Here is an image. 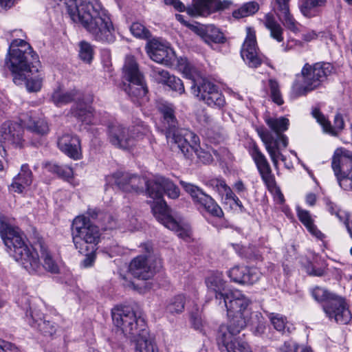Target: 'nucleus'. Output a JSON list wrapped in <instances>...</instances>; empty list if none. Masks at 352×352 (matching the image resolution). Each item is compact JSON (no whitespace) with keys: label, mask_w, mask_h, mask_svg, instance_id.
<instances>
[{"label":"nucleus","mask_w":352,"mask_h":352,"mask_svg":"<svg viewBox=\"0 0 352 352\" xmlns=\"http://www.w3.org/2000/svg\"><path fill=\"white\" fill-rule=\"evenodd\" d=\"M113 324L127 338L136 342L135 352H158L150 337L140 311L128 306L118 305L111 310Z\"/></svg>","instance_id":"f257e3e1"},{"label":"nucleus","mask_w":352,"mask_h":352,"mask_svg":"<svg viewBox=\"0 0 352 352\" xmlns=\"http://www.w3.org/2000/svg\"><path fill=\"white\" fill-rule=\"evenodd\" d=\"M158 108L163 116V127L168 142L177 144L185 156L189 157L194 152L201 162L207 164L212 162V155L200 147L199 138L195 133L177 128L173 105L162 103Z\"/></svg>","instance_id":"f03ea898"},{"label":"nucleus","mask_w":352,"mask_h":352,"mask_svg":"<svg viewBox=\"0 0 352 352\" xmlns=\"http://www.w3.org/2000/svg\"><path fill=\"white\" fill-rule=\"evenodd\" d=\"M0 234L11 255L30 274L38 273L41 270L37 252L25 242L20 232L7 223L3 215H0Z\"/></svg>","instance_id":"7ed1b4c3"},{"label":"nucleus","mask_w":352,"mask_h":352,"mask_svg":"<svg viewBox=\"0 0 352 352\" xmlns=\"http://www.w3.org/2000/svg\"><path fill=\"white\" fill-rule=\"evenodd\" d=\"M333 66L329 63H305L301 72L296 75L293 92L296 96H305L320 88L331 74Z\"/></svg>","instance_id":"20e7f679"},{"label":"nucleus","mask_w":352,"mask_h":352,"mask_svg":"<svg viewBox=\"0 0 352 352\" xmlns=\"http://www.w3.org/2000/svg\"><path fill=\"white\" fill-rule=\"evenodd\" d=\"M250 300L239 291H230L225 296L222 304L219 305L225 307L228 316L230 318L228 328H231L233 333H240L250 322L251 314L248 309Z\"/></svg>","instance_id":"39448f33"},{"label":"nucleus","mask_w":352,"mask_h":352,"mask_svg":"<svg viewBox=\"0 0 352 352\" xmlns=\"http://www.w3.org/2000/svg\"><path fill=\"white\" fill-rule=\"evenodd\" d=\"M183 73L187 78L192 80L191 90L192 94L208 106L221 109L226 104L225 98L219 91L218 87L206 80L199 77L197 70L190 65L186 64Z\"/></svg>","instance_id":"423d86ee"},{"label":"nucleus","mask_w":352,"mask_h":352,"mask_svg":"<svg viewBox=\"0 0 352 352\" xmlns=\"http://www.w3.org/2000/svg\"><path fill=\"white\" fill-rule=\"evenodd\" d=\"M72 235L74 244L80 253L96 251L100 241V232L98 227L94 225L84 215L76 217L72 226Z\"/></svg>","instance_id":"0eeeda50"},{"label":"nucleus","mask_w":352,"mask_h":352,"mask_svg":"<svg viewBox=\"0 0 352 352\" xmlns=\"http://www.w3.org/2000/svg\"><path fill=\"white\" fill-rule=\"evenodd\" d=\"M5 63L14 75V80L20 82L21 76L17 73L19 69H24L26 63H30L36 67L39 65V59L38 55L25 41L14 39L10 44Z\"/></svg>","instance_id":"6e6552de"},{"label":"nucleus","mask_w":352,"mask_h":352,"mask_svg":"<svg viewBox=\"0 0 352 352\" xmlns=\"http://www.w3.org/2000/svg\"><path fill=\"white\" fill-rule=\"evenodd\" d=\"M311 294L316 301L323 303V310L329 318L340 324L350 321L351 314L342 298L320 287H316Z\"/></svg>","instance_id":"1a4fd4ad"},{"label":"nucleus","mask_w":352,"mask_h":352,"mask_svg":"<svg viewBox=\"0 0 352 352\" xmlns=\"http://www.w3.org/2000/svg\"><path fill=\"white\" fill-rule=\"evenodd\" d=\"M124 77L129 82L124 88L131 100L138 105L146 100L148 89L138 64L133 56H127L123 67Z\"/></svg>","instance_id":"9d476101"},{"label":"nucleus","mask_w":352,"mask_h":352,"mask_svg":"<svg viewBox=\"0 0 352 352\" xmlns=\"http://www.w3.org/2000/svg\"><path fill=\"white\" fill-rule=\"evenodd\" d=\"M331 167L340 187L352 191V152L344 148L336 150Z\"/></svg>","instance_id":"9b49d317"},{"label":"nucleus","mask_w":352,"mask_h":352,"mask_svg":"<svg viewBox=\"0 0 352 352\" xmlns=\"http://www.w3.org/2000/svg\"><path fill=\"white\" fill-rule=\"evenodd\" d=\"M147 193L148 196L156 200L152 206L154 215L156 217L160 212V204L166 202L162 200L165 193L170 199H177L180 195L179 188L169 179L162 176H157L147 184Z\"/></svg>","instance_id":"f8f14e48"},{"label":"nucleus","mask_w":352,"mask_h":352,"mask_svg":"<svg viewBox=\"0 0 352 352\" xmlns=\"http://www.w3.org/2000/svg\"><path fill=\"white\" fill-rule=\"evenodd\" d=\"M143 247L147 254L134 258L129 265V272L136 278L148 280L153 277L160 261L151 254L152 247L149 244H144Z\"/></svg>","instance_id":"ddd939ff"},{"label":"nucleus","mask_w":352,"mask_h":352,"mask_svg":"<svg viewBox=\"0 0 352 352\" xmlns=\"http://www.w3.org/2000/svg\"><path fill=\"white\" fill-rule=\"evenodd\" d=\"M249 153L253 160L260 177L269 191L278 190L279 197L283 200V195L277 188L275 176L272 173L271 166L264 153L258 145L252 144L249 149Z\"/></svg>","instance_id":"4468645a"},{"label":"nucleus","mask_w":352,"mask_h":352,"mask_svg":"<svg viewBox=\"0 0 352 352\" xmlns=\"http://www.w3.org/2000/svg\"><path fill=\"white\" fill-rule=\"evenodd\" d=\"M23 127L21 124L13 122H4L0 127V147L4 155L7 150L22 148L25 144Z\"/></svg>","instance_id":"2eb2a0df"},{"label":"nucleus","mask_w":352,"mask_h":352,"mask_svg":"<svg viewBox=\"0 0 352 352\" xmlns=\"http://www.w3.org/2000/svg\"><path fill=\"white\" fill-rule=\"evenodd\" d=\"M181 186L188 193L195 205H198L206 212L215 217H221L223 212L216 201L209 195L206 194L201 188L192 184L181 180Z\"/></svg>","instance_id":"dca6fc26"},{"label":"nucleus","mask_w":352,"mask_h":352,"mask_svg":"<svg viewBox=\"0 0 352 352\" xmlns=\"http://www.w3.org/2000/svg\"><path fill=\"white\" fill-rule=\"evenodd\" d=\"M147 53L150 58L156 63L165 65H171L175 54L169 44L157 38L150 40L146 45Z\"/></svg>","instance_id":"f3484780"},{"label":"nucleus","mask_w":352,"mask_h":352,"mask_svg":"<svg viewBox=\"0 0 352 352\" xmlns=\"http://www.w3.org/2000/svg\"><path fill=\"white\" fill-rule=\"evenodd\" d=\"M231 328L221 325L217 336V341L221 351L227 352H250L246 342H239L235 336L239 333H233Z\"/></svg>","instance_id":"a211bd4d"},{"label":"nucleus","mask_w":352,"mask_h":352,"mask_svg":"<svg viewBox=\"0 0 352 352\" xmlns=\"http://www.w3.org/2000/svg\"><path fill=\"white\" fill-rule=\"evenodd\" d=\"M115 184L123 191L135 192L143 191L144 186L147 188L148 183L145 178L129 173L116 172L113 174Z\"/></svg>","instance_id":"6ab92c4d"},{"label":"nucleus","mask_w":352,"mask_h":352,"mask_svg":"<svg viewBox=\"0 0 352 352\" xmlns=\"http://www.w3.org/2000/svg\"><path fill=\"white\" fill-rule=\"evenodd\" d=\"M243 59L251 67H258L262 63L261 55L256 41L255 32L250 28H247V36L241 51Z\"/></svg>","instance_id":"aec40b11"},{"label":"nucleus","mask_w":352,"mask_h":352,"mask_svg":"<svg viewBox=\"0 0 352 352\" xmlns=\"http://www.w3.org/2000/svg\"><path fill=\"white\" fill-rule=\"evenodd\" d=\"M25 68L19 69L17 73L21 76L20 82H16L14 80V82L16 85H21L23 82H25V86L27 90L29 92H37L40 91L43 84V76L39 72V68L41 67V63L38 67H34V65L30 63H25Z\"/></svg>","instance_id":"412c9836"},{"label":"nucleus","mask_w":352,"mask_h":352,"mask_svg":"<svg viewBox=\"0 0 352 352\" xmlns=\"http://www.w3.org/2000/svg\"><path fill=\"white\" fill-rule=\"evenodd\" d=\"M290 0H272V8L282 24L290 31L300 32V23L295 19L289 10Z\"/></svg>","instance_id":"4be33fe9"},{"label":"nucleus","mask_w":352,"mask_h":352,"mask_svg":"<svg viewBox=\"0 0 352 352\" xmlns=\"http://www.w3.org/2000/svg\"><path fill=\"white\" fill-rule=\"evenodd\" d=\"M258 133L265 145L274 168L278 169L279 160L283 162L286 160V157L281 153V150L284 148L282 142L275 140L273 134L267 130L258 131Z\"/></svg>","instance_id":"5701e85b"},{"label":"nucleus","mask_w":352,"mask_h":352,"mask_svg":"<svg viewBox=\"0 0 352 352\" xmlns=\"http://www.w3.org/2000/svg\"><path fill=\"white\" fill-rule=\"evenodd\" d=\"M108 138L111 144L122 149H126L134 144V136L129 133L127 128L118 123L109 126Z\"/></svg>","instance_id":"b1692460"},{"label":"nucleus","mask_w":352,"mask_h":352,"mask_svg":"<svg viewBox=\"0 0 352 352\" xmlns=\"http://www.w3.org/2000/svg\"><path fill=\"white\" fill-rule=\"evenodd\" d=\"M208 294L214 297L215 303L221 305L225 296L230 292L227 289L226 282L223 279V274L216 272L210 274L206 279Z\"/></svg>","instance_id":"393cba45"},{"label":"nucleus","mask_w":352,"mask_h":352,"mask_svg":"<svg viewBox=\"0 0 352 352\" xmlns=\"http://www.w3.org/2000/svg\"><path fill=\"white\" fill-rule=\"evenodd\" d=\"M57 145L58 148L75 160L82 157L80 141L78 136L69 133H63L58 139Z\"/></svg>","instance_id":"a878e982"},{"label":"nucleus","mask_w":352,"mask_h":352,"mask_svg":"<svg viewBox=\"0 0 352 352\" xmlns=\"http://www.w3.org/2000/svg\"><path fill=\"white\" fill-rule=\"evenodd\" d=\"M261 275L257 268L245 266H234L228 272L231 280L239 284L252 285L259 280Z\"/></svg>","instance_id":"bb28decb"},{"label":"nucleus","mask_w":352,"mask_h":352,"mask_svg":"<svg viewBox=\"0 0 352 352\" xmlns=\"http://www.w3.org/2000/svg\"><path fill=\"white\" fill-rule=\"evenodd\" d=\"M28 322L32 328L45 336H53L58 329L55 322L47 320L43 314L37 310L30 312V316L28 317Z\"/></svg>","instance_id":"cd10ccee"},{"label":"nucleus","mask_w":352,"mask_h":352,"mask_svg":"<svg viewBox=\"0 0 352 352\" xmlns=\"http://www.w3.org/2000/svg\"><path fill=\"white\" fill-rule=\"evenodd\" d=\"M160 212L155 218L166 228L175 232L177 236L182 239H186L190 236V230L186 226H183L170 215L168 214V206L164 202L160 204Z\"/></svg>","instance_id":"c85d7f7f"},{"label":"nucleus","mask_w":352,"mask_h":352,"mask_svg":"<svg viewBox=\"0 0 352 352\" xmlns=\"http://www.w3.org/2000/svg\"><path fill=\"white\" fill-rule=\"evenodd\" d=\"M312 115L316 119L317 122L322 126L323 131L331 135L338 136L344 128V121L340 113H337L335 116L333 126H331V122L325 118L318 109H314L312 111Z\"/></svg>","instance_id":"c756f323"},{"label":"nucleus","mask_w":352,"mask_h":352,"mask_svg":"<svg viewBox=\"0 0 352 352\" xmlns=\"http://www.w3.org/2000/svg\"><path fill=\"white\" fill-rule=\"evenodd\" d=\"M265 122L269 128L274 132V140L280 141L283 148L288 145V138L283 134V132L288 129L289 121L285 117L273 118L267 116L265 118Z\"/></svg>","instance_id":"7c9ffc66"},{"label":"nucleus","mask_w":352,"mask_h":352,"mask_svg":"<svg viewBox=\"0 0 352 352\" xmlns=\"http://www.w3.org/2000/svg\"><path fill=\"white\" fill-rule=\"evenodd\" d=\"M222 8L220 0H193L191 8L186 11L191 16H208Z\"/></svg>","instance_id":"2f4dec72"},{"label":"nucleus","mask_w":352,"mask_h":352,"mask_svg":"<svg viewBox=\"0 0 352 352\" xmlns=\"http://www.w3.org/2000/svg\"><path fill=\"white\" fill-rule=\"evenodd\" d=\"M32 173L28 164H23L21 167L20 172L14 177L10 187L14 192L21 193L26 188L32 184Z\"/></svg>","instance_id":"473e14b6"},{"label":"nucleus","mask_w":352,"mask_h":352,"mask_svg":"<svg viewBox=\"0 0 352 352\" xmlns=\"http://www.w3.org/2000/svg\"><path fill=\"white\" fill-rule=\"evenodd\" d=\"M76 89L65 90L58 87L54 90L51 96V100L57 107H60L72 102L77 96Z\"/></svg>","instance_id":"72a5a7b5"},{"label":"nucleus","mask_w":352,"mask_h":352,"mask_svg":"<svg viewBox=\"0 0 352 352\" xmlns=\"http://www.w3.org/2000/svg\"><path fill=\"white\" fill-rule=\"evenodd\" d=\"M265 27L270 32V36L278 42L283 41V29L272 12L267 13L261 20Z\"/></svg>","instance_id":"f704fd0d"},{"label":"nucleus","mask_w":352,"mask_h":352,"mask_svg":"<svg viewBox=\"0 0 352 352\" xmlns=\"http://www.w3.org/2000/svg\"><path fill=\"white\" fill-rule=\"evenodd\" d=\"M296 212L299 220L306 227L309 232L316 238L322 239L324 234L314 225V220L310 212L299 206L296 208Z\"/></svg>","instance_id":"c9c22d12"},{"label":"nucleus","mask_w":352,"mask_h":352,"mask_svg":"<svg viewBox=\"0 0 352 352\" xmlns=\"http://www.w3.org/2000/svg\"><path fill=\"white\" fill-rule=\"evenodd\" d=\"M22 122L28 131L36 135H44L49 131L48 124L43 119H34L30 117L27 120H23Z\"/></svg>","instance_id":"e433bc0d"},{"label":"nucleus","mask_w":352,"mask_h":352,"mask_svg":"<svg viewBox=\"0 0 352 352\" xmlns=\"http://www.w3.org/2000/svg\"><path fill=\"white\" fill-rule=\"evenodd\" d=\"M88 214L92 219L98 218L101 226L105 230H111L117 227V223L114 217L109 213H102L96 209H89Z\"/></svg>","instance_id":"4c0bfd02"},{"label":"nucleus","mask_w":352,"mask_h":352,"mask_svg":"<svg viewBox=\"0 0 352 352\" xmlns=\"http://www.w3.org/2000/svg\"><path fill=\"white\" fill-rule=\"evenodd\" d=\"M202 38L208 44H210V43H223L226 41L222 32L214 25H209L206 28Z\"/></svg>","instance_id":"58836bf2"},{"label":"nucleus","mask_w":352,"mask_h":352,"mask_svg":"<svg viewBox=\"0 0 352 352\" xmlns=\"http://www.w3.org/2000/svg\"><path fill=\"white\" fill-rule=\"evenodd\" d=\"M49 172L56 174L59 177L69 180L74 175L73 168L66 165H58L55 163H48L45 166Z\"/></svg>","instance_id":"ea45409f"},{"label":"nucleus","mask_w":352,"mask_h":352,"mask_svg":"<svg viewBox=\"0 0 352 352\" xmlns=\"http://www.w3.org/2000/svg\"><path fill=\"white\" fill-rule=\"evenodd\" d=\"M268 318L272 325L276 331L282 333L291 332L290 327L288 325L287 318L284 316L280 314L271 313Z\"/></svg>","instance_id":"a19ab883"},{"label":"nucleus","mask_w":352,"mask_h":352,"mask_svg":"<svg viewBox=\"0 0 352 352\" xmlns=\"http://www.w3.org/2000/svg\"><path fill=\"white\" fill-rule=\"evenodd\" d=\"M74 116L85 124H96L93 109L91 107H82L79 106L74 111Z\"/></svg>","instance_id":"79ce46f5"},{"label":"nucleus","mask_w":352,"mask_h":352,"mask_svg":"<svg viewBox=\"0 0 352 352\" xmlns=\"http://www.w3.org/2000/svg\"><path fill=\"white\" fill-rule=\"evenodd\" d=\"M185 296L179 294L174 296L168 302L166 311L170 314L182 313L184 309Z\"/></svg>","instance_id":"37998d69"},{"label":"nucleus","mask_w":352,"mask_h":352,"mask_svg":"<svg viewBox=\"0 0 352 352\" xmlns=\"http://www.w3.org/2000/svg\"><path fill=\"white\" fill-rule=\"evenodd\" d=\"M259 9L257 2L252 1L244 3L233 12V16L237 19L246 17L255 14Z\"/></svg>","instance_id":"c03bdc74"},{"label":"nucleus","mask_w":352,"mask_h":352,"mask_svg":"<svg viewBox=\"0 0 352 352\" xmlns=\"http://www.w3.org/2000/svg\"><path fill=\"white\" fill-rule=\"evenodd\" d=\"M41 257L43 259V267L48 272L56 274L59 272V267L48 250L41 245Z\"/></svg>","instance_id":"a18cd8bd"},{"label":"nucleus","mask_w":352,"mask_h":352,"mask_svg":"<svg viewBox=\"0 0 352 352\" xmlns=\"http://www.w3.org/2000/svg\"><path fill=\"white\" fill-rule=\"evenodd\" d=\"M268 85L272 100L279 106L282 105L284 103V100L280 92V85L278 82L274 78H270L268 80Z\"/></svg>","instance_id":"49530a36"},{"label":"nucleus","mask_w":352,"mask_h":352,"mask_svg":"<svg viewBox=\"0 0 352 352\" xmlns=\"http://www.w3.org/2000/svg\"><path fill=\"white\" fill-rule=\"evenodd\" d=\"M327 0H303L300 9L302 14L307 17H311V11L316 7H323L326 5Z\"/></svg>","instance_id":"de8ad7c7"},{"label":"nucleus","mask_w":352,"mask_h":352,"mask_svg":"<svg viewBox=\"0 0 352 352\" xmlns=\"http://www.w3.org/2000/svg\"><path fill=\"white\" fill-rule=\"evenodd\" d=\"M279 352H313L308 347L298 345L293 340L285 341L279 348Z\"/></svg>","instance_id":"09e8293b"},{"label":"nucleus","mask_w":352,"mask_h":352,"mask_svg":"<svg viewBox=\"0 0 352 352\" xmlns=\"http://www.w3.org/2000/svg\"><path fill=\"white\" fill-rule=\"evenodd\" d=\"M79 46V56L80 59L87 63H91L94 56L93 46L86 41H81Z\"/></svg>","instance_id":"8fccbe9b"},{"label":"nucleus","mask_w":352,"mask_h":352,"mask_svg":"<svg viewBox=\"0 0 352 352\" xmlns=\"http://www.w3.org/2000/svg\"><path fill=\"white\" fill-rule=\"evenodd\" d=\"M130 31L137 38L147 39L151 37L150 31L144 25L138 22L132 23Z\"/></svg>","instance_id":"3c124183"},{"label":"nucleus","mask_w":352,"mask_h":352,"mask_svg":"<svg viewBox=\"0 0 352 352\" xmlns=\"http://www.w3.org/2000/svg\"><path fill=\"white\" fill-rule=\"evenodd\" d=\"M151 76L158 83L166 85L171 76L166 70L160 67H153L151 72Z\"/></svg>","instance_id":"603ef678"},{"label":"nucleus","mask_w":352,"mask_h":352,"mask_svg":"<svg viewBox=\"0 0 352 352\" xmlns=\"http://www.w3.org/2000/svg\"><path fill=\"white\" fill-rule=\"evenodd\" d=\"M166 85L179 94L185 93L184 85L182 80L175 76H171Z\"/></svg>","instance_id":"864d4df0"},{"label":"nucleus","mask_w":352,"mask_h":352,"mask_svg":"<svg viewBox=\"0 0 352 352\" xmlns=\"http://www.w3.org/2000/svg\"><path fill=\"white\" fill-rule=\"evenodd\" d=\"M209 185L213 188L221 196L224 193V191L229 188L222 179H214L209 181Z\"/></svg>","instance_id":"5fc2aeb1"},{"label":"nucleus","mask_w":352,"mask_h":352,"mask_svg":"<svg viewBox=\"0 0 352 352\" xmlns=\"http://www.w3.org/2000/svg\"><path fill=\"white\" fill-rule=\"evenodd\" d=\"M328 210L331 214H335L340 221H344L346 218V214L344 212L339 210L336 206L333 204L328 205Z\"/></svg>","instance_id":"6e6d98bb"},{"label":"nucleus","mask_w":352,"mask_h":352,"mask_svg":"<svg viewBox=\"0 0 352 352\" xmlns=\"http://www.w3.org/2000/svg\"><path fill=\"white\" fill-rule=\"evenodd\" d=\"M0 352H21L13 344L0 340Z\"/></svg>","instance_id":"4d7b16f0"},{"label":"nucleus","mask_w":352,"mask_h":352,"mask_svg":"<svg viewBox=\"0 0 352 352\" xmlns=\"http://www.w3.org/2000/svg\"><path fill=\"white\" fill-rule=\"evenodd\" d=\"M94 252L95 251H87V253H82L86 256L81 263V265L84 267H89L93 265L95 261Z\"/></svg>","instance_id":"13d9d810"},{"label":"nucleus","mask_w":352,"mask_h":352,"mask_svg":"<svg viewBox=\"0 0 352 352\" xmlns=\"http://www.w3.org/2000/svg\"><path fill=\"white\" fill-rule=\"evenodd\" d=\"M233 188L241 197H243L247 194L248 189L241 180H238L236 182L233 186Z\"/></svg>","instance_id":"bf43d9fd"},{"label":"nucleus","mask_w":352,"mask_h":352,"mask_svg":"<svg viewBox=\"0 0 352 352\" xmlns=\"http://www.w3.org/2000/svg\"><path fill=\"white\" fill-rule=\"evenodd\" d=\"M191 323L195 329L200 332L203 331L204 323L201 318L192 316Z\"/></svg>","instance_id":"052dcab7"},{"label":"nucleus","mask_w":352,"mask_h":352,"mask_svg":"<svg viewBox=\"0 0 352 352\" xmlns=\"http://www.w3.org/2000/svg\"><path fill=\"white\" fill-rule=\"evenodd\" d=\"M175 19L178 21H179L182 24H183L184 25L188 27L190 30H193L195 32H197L199 30V28L196 25H195L193 24H190L188 21H186L184 19V16L183 15L179 14H175Z\"/></svg>","instance_id":"680f3d73"},{"label":"nucleus","mask_w":352,"mask_h":352,"mask_svg":"<svg viewBox=\"0 0 352 352\" xmlns=\"http://www.w3.org/2000/svg\"><path fill=\"white\" fill-rule=\"evenodd\" d=\"M166 4H170L174 7L175 10L179 12H183L185 10V6L179 0H166Z\"/></svg>","instance_id":"e2e57ef3"},{"label":"nucleus","mask_w":352,"mask_h":352,"mask_svg":"<svg viewBox=\"0 0 352 352\" xmlns=\"http://www.w3.org/2000/svg\"><path fill=\"white\" fill-rule=\"evenodd\" d=\"M197 120L201 124L205 126L209 125L212 122L210 116L204 111L197 116Z\"/></svg>","instance_id":"0e129e2a"},{"label":"nucleus","mask_w":352,"mask_h":352,"mask_svg":"<svg viewBox=\"0 0 352 352\" xmlns=\"http://www.w3.org/2000/svg\"><path fill=\"white\" fill-rule=\"evenodd\" d=\"M318 37V34H316V32L315 31H309L307 32V33H305L302 34V39L305 41H307V42H309L311 41H313V40H315Z\"/></svg>","instance_id":"69168bd1"},{"label":"nucleus","mask_w":352,"mask_h":352,"mask_svg":"<svg viewBox=\"0 0 352 352\" xmlns=\"http://www.w3.org/2000/svg\"><path fill=\"white\" fill-rule=\"evenodd\" d=\"M14 3L15 0H0V8L6 10L11 8Z\"/></svg>","instance_id":"338daca9"},{"label":"nucleus","mask_w":352,"mask_h":352,"mask_svg":"<svg viewBox=\"0 0 352 352\" xmlns=\"http://www.w3.org/2000/svg\"><path fill=\"white\" fill-rule=\"evenodd\" d=\"M305 199L309 206H313L316 202V195L314 193H309L306 195Z\"/></svg>","instance_id":"774afa93"}]
</instances>
